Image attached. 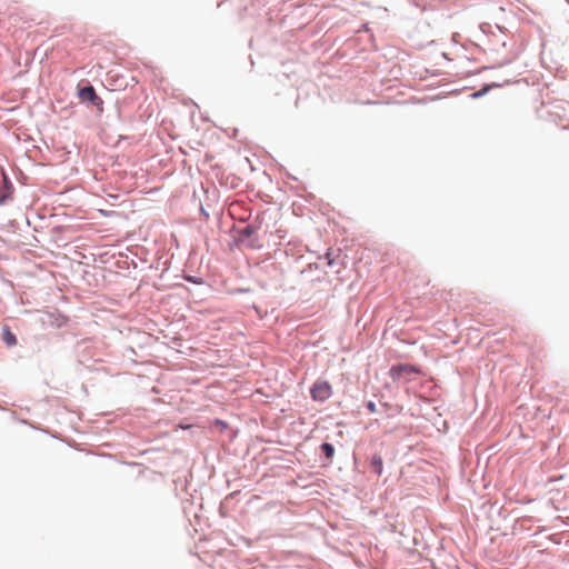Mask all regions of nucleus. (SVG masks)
Masks as SVG:
<instances>
[{
    "instance_id": "2",
    "label": "nucleus",
    "mask_w": 569,
    "mask_h": 569,
    "mask_svg": "<svg viewBox=\"0 0 569 569\" xmlns=\"http://www.w3.org/2000/svg\"><path fill=\"white\" fill-rule=\"evenodd\" d=\"M310 392L313 400L325 401L331 396V386L327 381H317Z\"/></svg>"
},
{
    "instance_id": "5",
    "label": "nucleus",
    "mask_w": 569,
    "mask_h": 569,
    "mask_svg": "<svg viewBox=\"0 0 569 569\" xmlns=\"http://www.w3.org/2000/svg\"><path fill=\"white\" fill-rule=\"evenodd\" d=\"M371 469L378 475L381 476L383 471V460L380 455H373L370 461Z\"/></svg>"
},
{
    "instance_id": "8",
    "label": "nucleus",
    "mask_w": 569,
    "mask_h": 569,
    "mask_svg": "<svg viewBox=\"0 0 569 569\" xmlns=\"http://www.w3.org/2000/svg\"><path fill=\"white\" fill-rule=\"evenodd\" d=\"M4 341L8 346H13L17 342L16 337L10 331L6 332Z\"/></svg>"
},
{
    "instance_id": "1",
    "label": "nucleus",
    "mask_w": 569,
    "mask_h": 569,
    "mask_svg": "<svg viewBox=\"0 0 569 569\" xmlns=\"http://www.w3.org/2000/svg\"><path fill=\"white\" fill-rule=\"evenodd\" d=\"M421 370L412 365H396L390 368V377L397 381L411 375H420Z\"/></svg>"
},
{
    "instance_id": "9",
    "label": "nucleus",
    "mask_w": 569,
    "mask_h": 569,
    "mask_svg": "<svg viewBox=\"0 0 569 569\" xmlns=\"http://www.w3.org/2000/svg\"><path fill=\"white\" fill-rule=\"evenodd\" d=\"M368 409H369L371 412H373V411L376 410V406H375V403H373V402H369V403H368Z\"/></svg>"
},
{
    "instance_id": "4",
    "label": "nucleus",
    "mask_w": 569,
    "mask_h": 569,
    "mask_svg": "<svg viewBox=\"0 0 569 569\" xmlns=\"http://www.w3.org/2000/svg\"><path fill=\"white\" fill-rule=\"evenodd\" d=\"M11 194V184L6 174H3V184L0 186V204L4 203Z\"/></svg>"
},
{
    "instance_id": "6",
    "label": "nucleus",
    "mask_w": 569,
    "mask_h": 569,
    "mask_svg": "<svg viewBox=\"0 0 569 569\" xmlns=\"http://www.w3.org/2000/svg\"><path fill=\"white\" fill-rule=\"evenodd\" d=\"M321 450L322 452L325 453L326 458L327 459H331L335 455V449H333V446L328 443V442H325L322 446H321Z\"/></svg>"
},
{
    "instance_id": "3",
    "label": "nucleus",
    "mask_w": 569,
    "mask_h": 569,
    "mask_svg": "<svg viewBox=\"0 0 569 569\" xmlns=\"http://www.w3.org/2000/svg\"><path fill=\"white\" fill-rule=\"evenodd\" d=\"M79 98L81 99V101H89L94 107L102 110L103 101L99 96H97L96 90L92 86L81 88L79 90Z\"/></svg>"
},
{
    "instance_id": "7",
    "label": "nucleus",
    "mask_w": 569,
    "mask_h": 569,
    "mask_svg": "<svg viewBox=\"0 0 569 569\" xmlns=\"http://www.w3.org/2000/svg\"><path fill=\"white\" fill-rule=\"evenodd\" d=\"M493 86H495V84L486 86V87H483L482 89H480V90H478V91L473 92V93L471 94V97H472L473 99L480 98V97H482L483 94H486V93H487V92H488V91H489Z\"/></svg>"
}]
</instances>
